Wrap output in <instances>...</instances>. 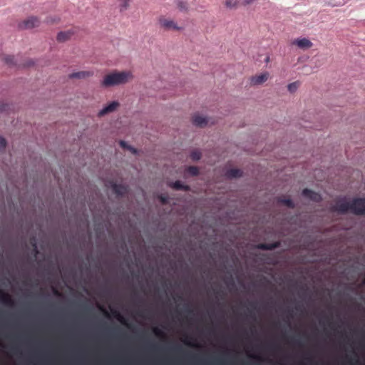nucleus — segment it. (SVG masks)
<instances>
[{
    "instance_id": "1",
    "label": "nucleus",
    "mask_w": 365,
    "mask_h": 365,
    "mask_svg": "<svg viewBox=\"0 0 365 365\" xmlns=\"http://www.w3.org/2000/svg\"><path fill=\"white\" fill-rule=\"evenodd\" d=\"M133 79V74L130 71L115 70L105 75L101 84L103 88H110L126 84Z\"/></svg>"
},
{
    "instance_id": "2",
    "label": "nucleus",
    "mask_w": 365,
    "mask_h": 365,
    "mask_svg": "<svg viewBox=\"0 0 365 365\" xmlns=\"http://www.w3.org/2000/svg\"><path fill=\"white\" fill-rule=\"evenodd\" d=\"M350 212L356 215H365V198H354L350 202Z\"/></svg>"
},
{
    "instance_id": "3",
    "label": "nucleus",
    "mask_w": 365,
    "mask_h": 365,
    "mask_svg": "<svg viewBox=\"0 0 365 365\" xmlns=\"http://www.w3.org/2000/svg\"><path fill=\"white\" fill-rule=\"evenodd\" d=\"M40 19L39 18L31 16L28 17L26 19L21 21L18 24V27L19 29H31L35 27H38L40 25Z\"/></svg>"
},
{
    "instance_id": "4",
    "label": "nucleus",
    "mask_w": 365,
    "mask_h": 365,
    "mask_svg": "<svg viewBox=\"0 0 365 365\" xmlns=\"http://www.w3.org/2000/svg\"><path fill=\"white\" fill-rule=\"evenodd\" d=\"M158 24L160 28L166 31H179L180 29V27H179L173 20L163 16L158 18Z\"/></svg>"
},
{
    "instance_id": "5",
    "label": "nucleus",
    "mask_w": 365,
    "mask_h": 365,
    "mask_svg": "<svg viewBox=\"0 0 365 365\" xmlns=\"http://www.w3.org/2000/svg\"><path fill=\"white\" fill-rule=\"evenodd\" d=\"M331 210L340 214L347 213L350 212V202H346L345 197L339 199L331 207Z\"/></svg>"
},
{
    "instance_id": "6",
    "label": "nucleus",
    "mask_w": 365,
    "mask_h": 365,
    "mask_svg": "<svg viewBox=\"0 0 365 365\" xmlns=\"http://www.w3.org/2000/svg\"><path fill=\"white\" fill-rule=\"evenodd\" d=\"M120 106L118 101H112L98 112V116L102 117L106 114L115 111Z\"/></svg>"
},
{
    "instance_id": "7",
    "label": "nucleus",
    "mask_w": 365,
    "mask_h": 365,
    "mask_svg": "<svg viewBox=\"0 0 365 365\" xmlns=\"http://www.w3.org/2000/svg\"><path fill=\"white\" fill-rule=\"evenodd\" d=\"M269 76V75L268 72H264V73H260L259 75L252 76L250 78V83H251V85H254V86L261 85L267 81Z\"/></svg>"
},
{
    "instance_id": "8",
    "label": "nucleus",
    "mask_w": 365,
    "mask_h": 365,
    "mask_svg": "<svg viewBox=\"0 0 365 365\" xmlns=\"http://www.w3.org/2000/svg\"><path fill=\"white\" fill-rule=\"evenodd\" d=\"M302 194L304 197L309 198L314 202H319L322 200V197L319 193L308 188L304 189Z\"/></svg>"
},
{
    "instance_id": "9",
    "label": "nucleus",
    "mask_w": 365,
    "mask_h": 365,
    "mask_svg": "<svg viewBox=\"0 0 365 365\" xmlns=\"http://www.w3.org/2000/svg\"><path fill=\"white\" fill-rule=\"evenodd\" d=\"M293 43L302 49H307L313 46L312 41L306 38H297L294 41Z\"/></svg>"
},
{
    "instance_id": "10",
    "label": "nucleus",
    "mask_w": 365,
    "mask_h": 365,
    "mask_svg": "<svg viewBox=\"0 0 365 365\" xmlns=\"http://www.w3.org/2000/svg\"><path fill=\"white\" fill-rule=\"evenodd\" d=\"M113 192L118 196H123L128 191L127 187L121 184L113 183L112 185Z\"/></svg>"
},
{
    "instance_id": "11",
    "label": "nucleus",
    "mask_w": 365,
    "mask_h": 365,
    "mask_svg": "<svg viewBox=\"0 0 365 365\" xmlns=\"http://www.w3.org/2000/svg\"><path fill=\"white\" fill-rule=\"evenodd\" d=\"M0 301L6 306L12 307L14 304V302L11 297L1 289H0Z\"/></svg>"
},
{
    "instance_id": "12",
    "label": "nucleus",
    "mask_w": 365,
    "mask_h": 365,
    "mask_svg": "<svg viewBox=\"0 0 365 365\" xmlns=\"http://www.w3.org/2000/svg\"><path fill=\"white\" fill-rule=\"evenodd\" d=\"M209 123V120L207 118H205L202 115H200L198 114H195L192 116V123L195 125L199 126V127H204L206 125H207Z\"/></svg>"
},
{
    "instance_id": "13",
    "label": "nucleus",
    "mask_w": 365,
    "mask_h": 365,
    "mask_svg": "<svg viewBox=\"0 0 365 365\" xmlns=\"http://www.w3.org/2000/svg\"><path fill=\"white\" fill-rule=\"evenodd\" d=\"M279 242H274L272 243H260L257 245V247L262 250H273L276 248L279 247Z\"/></svg>"
},
{
    "instance_id": "14",
    "label": "nucleus",
    "mask_w": 365,
    "mask_h": 365,
    "mask_svg": "<svg viewBox=\"0 0 365 365\" xmlns=\"http://www.w3.org/2000/svg\"><path fill=\"white\" fill-rule=\"evenodd\" d=\"M169 186L176 190H184V191L190 190V186L187 185H184L180 180H176L173 182H170L169 184Z\"/></svg>"
},
{
    "instance_id": "15",
    "label": "nucleus",
    "mask_w": 365,
    "mask_h": 365,
    "mask_svg": "<svg viewBox=\"0 0 365 365\" xmlns=\"http://www.w3.org/2000/svg\"><path fill=\"white\" fill-rule=\"evenodd\" d=\"M92 71H78L69 75L70 78H86L93 76Z\"/></svg>"
},
{
    "instance_id": "16",
    "label": "nucleus",
    "mask_w": 365,
    "mask_h": 365,
    "mask_svg": "<svg viewBox=\"0 0 365 365\" xmlns=\"http://www.w3.org/2000/svg\"><path fill=\"white\" fill-rule=\"evenodd\" d=\"M73 34V32L71 30L66 31H61L57 35V40L59 42H64L68 40Z\"/></svg>"
},
{
    "instance_id": "17",
    "label": "nucleus",
    "mask_w": 365,
    "mask_h": 365,
    "mask_svg": "<svg viewBox=\"0 0 365 365\" xmlns=\"http://www.w3.org/2000/svg\"><path fill=\"white\" fill-rule=\"evenodd\" d=\"M227 177L230 178H237L242 175V171L240 169H230L226 173Z\"/></svg>"
},
{
    "instance_id": "18",
    "label": "nucleus",
    "mask_w": 365,
    "mask_h": 365,
    "mask_svg": "<svg viewBox=\"0 0 365 365\" xmlns=\"http://www.w3.org/2000/svg\"><path fill=\"white\" fill-rule=\"evenodd\" d=\"M278 202L281 204L286 205L289 208L293 209L295 207L294 202L289 197H286L284 196L280 197L278 198Z\"/></svg>"
},
{
    "instance_id": "19",
    "label": "nucleus",
    "mask_w": 365,
    "mask_h": 365,
    "mask_svg": "<svg viewBox=\"0 0 365 365\" xmlns=\"http://www.w3.org/2000/svg\"><path fill=\"white\" fill-rule=\"evenodd\" d=\"M185 173L191 176H197L199 175V169L196 166H188L185 168Z\"/></svg>"
},
{
    "instance_id": "20",
    "label": "nucleus",
    "mask_w": 365,
    "mask_h": 365,
    "mask_svg": "<svg viewBox=\"0 0 365 365\" xmlns=\"http://www.w3.org/2000/svg\"><path fill=\"white\" fill-rule=\"evenodd\" d=\"M190 157L194 161L199 160L201 158V153L198 150H194L190 153Z\"/></svg>"
},
{
    "instance_id": "21",
    "label": "nucleus",
    "mask_w": 365,
    "mask_h": 365,
    "mask_svg": "<svg viewBox=\"0 0 365 365\" xmlns=\"http://www.w3.org/2000/svg\"><path fill=\"white\" fill-rule=\"evenodd\" d=\"M225 4L229 9L235 8L237 5V0H225Z\"/></svg>"
},
{
    "instance_id": "22",
    "label": "nucleus",
    "mask_w": 365,
    "mask_h": 365,
    "mask_svg": "<svg viewBox=\"0 0 365 365\" xmlns=\"http://www.w3.org/2000/svg\"><path fill=\"white\" fill-rule=\"evenodd\" d=\"M299 87V83L297 81L289 83L287 86L288 91L290 93H294L297 91Z\"/></svg>"
},
{
    "instance_id": "23",
    "label": "nucleus",
    "mask_w": 365,
    "mask_h": 365,
    "mask_svg": "<svg viewBox=\"0 0 365 365\" xmlns=\"http://www.w3.org/2000/svg\"><path fill=\"white\" fill-rule=\"evenodd\" d=\"M120 146L123 148H125V149H127V150H129L130 151H131L133 153H136V149L127 145V143L123 141V140H120Z\"/></svg>"
},
{
    "instance_id": "24",
    "label": "nucleus",
    "mask_w": 365,
    "mask_h": 365,
    "mask_svg": "<svg viewBox=\"0 0 365 365\" xmlns=\"http://www.w3.org/2000/svg\"><path fill=\"white\" fill-rule=\"evenodd\" d=\"M59 21L60 18L57 16H48L46 20L48 24H57Z\"/></svg>"
},
{
    "instance_id": "25",
    "label": "nucleus",
    "mask_w": 365,
    "mask_h": 365,
    "mask_svg": "<svg viewBox=\"0 0 365 365\" xmlns=\"http://www.w3.org/2000/svg\"><path fill=\"white\" fill-rule=\"evenodd\" d=\"M4 61L8 65H16V62L15 61V58L12 56H8L4 58Z\"/></svg>"
},
{
    "instance_id": "26",
    "label": "nucleus",
    "mask_w": 365,
    "mask_h": 365,
    "mask_svg": "<svg viewBox=\"0 0 365 365\" xmlns=\"http://www.w3.org/2000/svg\"><path fill=\"white\" fill-rule=\"evenodd\" d=\"M160 202L163 204V205H166L168 203V196H165V195H160L159 197H158Z\"/></svg>"
},
{
    "instance_id": "27",
    "label": "nucleus",
    "mask_w": 365,
    "mask_h": 365,
    "mask_svg": "<svg viewBox=\"0 0 365 365\" xmlns=\"http://www.w3.org/2000/svg\"><path fill=\"white\" fill-rule=\"evenodd\" d=\"M129 6V0H124L122 3V4L120 5V11H123L127 9V8Z\"/></svg>"
},
{
    "instance_id": "28",
    "label": "nucleus",
    "mask_w": 365,
    "mask_h": 365,
    "mask_svg": "<svg viewBox=\"0 0 365 365\" xmlns=\"http://www.w3.org/2000/svg\"><path fill=\"white\" fill-rule=\"evenodd\" d=\"M178 8L180 11H185L187 9V4H186V3H185L183 1H179L178 3Z\"/></svg>"
},
{
    "instance_id": "29",
    "label": "nucleus",
    "mask_w": 365,
    "mask_h": 365,
    "mask_svg": "<svg viewBox=\"0 0 365 365\" xmlns=\"http://www.w3.org/2000/svg\"><path fill=\"white\" fill-rule=\"evenodd\" d=\"M6 146V140L0 136V150H4Z\"/></svg>"
},
{
    "instance_id": "30",
    "label": "nucleus",
    "mask_w": 365,
    "mask_h": 365,
    "mask_svg": "<svg viewBox=\"0 0 365 365\" xmlns=\"http://www.w3.org/2000/svg\"><path fill=\"white\" fill-rule=\"evenodd\" d=\"M153 332L155 333V334L158 336H164V333L162 330H160V329L158 328H154L153 329Z\"/></svg>"
},
{
    "instance_id": "31",
    "label": "nucleus",
    "mask_w": 365,
    "mask_h": 365,
    "mask_svg": "<svg viewBox=\"0 0 365 365\" xmlns=\"http://www.w3.org/2000/svg\"><path fill=\"white\" fill-rule=\"evenodd\" d=\"M115 317L123 324H125V319L118 312H115Z\"/></svg>"
},
{
    "instance_id": "32",
    "label": "nucleus",
    "mask_w": 365,
    "mask_h": 365,
    "mask_svg": "<svg viewBox=\"0 0 365 365\" xmlns=\"http://www.w3.org/2000/svg\"><path fill=\"white\" fill-rule=\"evenodd\" d=\"M8 105L4 103H0V112L7 110Z\"/></svg>"
},
{
    "instance_id": "33",
    "label": "nucleus",
    "mask_w": 365,
    "mask_h": 365,
    "mask_svg": "<svg viewBox=\"0 0 365 365\" xmlns=\"http://www.w3.org/2000/svg\"><path fill=\"white\" fill-rule=\"evenodd\" d=\"M190 339V337H188L187 336H185V340L183 341H184V343H185V344L189 345V346H194V344H191V343L188 341V339Z\"/></svg>"
},
{
    "instance_id": "34",
    "label": "nucleus",
    "mask_w": 365,
    "mask_h": 365,
    "mask_svg": "<svg viewBox=\"0 0 365 365\" xmlns=\"http://www.w3.org/2000/svg\"><path fill=\"white\" fill-rule=\"evenodd\" d=\"M34 64V62L31 60L28 61L26 63L23 65L24 67H29Z\"/></svg>"
},
{
    "instance_id": "35",
    "label": "nucleus",
    "mask_w": 365,
    "mask_h": 365,
    "mask_svg": "<svg viewBox=\"0 0 365 365\" xmlns=\"http://www.w3.org/2000/svg\"><path fill=\"white\" fill-rule=\"evenodd\" d=\"M32 245L34 247V251H35L36 254H37L38 250H37V247H36V242H34Z\"/></svg>"
},
{
    "instance_id": "36",
    "label": "nucleus",
    "mask_w": 365,
    "mask_h": 365,
    "mask_svg": "<svg viewBox=\"0 0 365 365\" xmlns=\"http://www.w3.org/2000/svg\"><path fill=\"white\" fill-rule=\"evenodd\" d=\"M252 1V0H246V4H248L250 3H251Z\"/></svg>"
},
{
    "instance_id": "37",
    "label": "nucleus",
    "mask_w": 365,
    "mask_h": 365,
    "mask_svg": "<svg viewBox=\"0 0 365 365\" xmlns=\"http://www.w3.org/2000/svg\"><path fill=\"white\" fill-rule=\"evenodd\" d=\"M54 293H55L56 294H58V292L57 291H55V292H54Z\"/></svg>"
},
{
    "instance_id": "38",
    "label": "nucleus",
    "mask_w": 365,
    "mask_h": 365,
    "mask_svg": "<svg viewBox=\"0 0 365 365\" xmlns=\"http://www.w3.org/2000/svg\"><path fill=\"white\" fill-rule=\"evenodd\" d=\"M180 347H177L176 350H180Z\"/></svg>"
}]
</instances>
